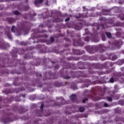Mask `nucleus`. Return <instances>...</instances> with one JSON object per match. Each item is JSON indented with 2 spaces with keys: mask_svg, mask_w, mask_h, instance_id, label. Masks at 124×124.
Returning <instances> with one entry per match:
<instances>
[{
  "mask_svg": "<svg viewBox=\"0 0 124 124\" xmlns=\"http://www.w3.org/2000/svg\"><path fill=\"white\" fill-rule=\"evenodd\" d=\"M12 55L13 56V57H14L15 58L17 57V55H16V54L14 55H13V53H12Z\"/></svg>",
  "mask_w": 124,
  "mask_h": 124,
  "instance_id": "63",
  "label": "nucleus"
},
{
  "mask_svg": "<svg viewBox=\"0 0 124 124\" xmlns=\"http://www.w3.org/2000/svg\"><path fill=\"white\" fill-rule=\"evenodd\" d=\"M78 66H79V69H85L86 68H85L84 67V66L85 65V64H84V63H83V62H79L78 63Z\"/></svg>",
  "mask_w": 124,
  "mask_h": 124,
  "instance_id": "10",
  "label": "nucleus"
},
{
  "mask_svg": "<svg viewBox=\"0 0 124 124\" xmlns=\"http://www.w3.org/2000/svg\"><path fill=\"white\" fill-rule=\"evenodd\" d=\"M54 68L55 69H59V68H60V66H59V65H56Z\"/></svg>",
  "mask_w": 124,
  "mask_h": 124,
  "instance_id": "55",
  "label": "nucleus"
},
{
  "mask_svg": "<svg viewBox=\"0 0 124 124\" xmlns=\"http://www.w3.org/2000/svg\"><path fill=\"white\" fill-rule=\"evenodd\" d=\"M56 74H52L51 75L50 77H52V79H56Z\"/></svg>",
  "mask_w": 124,
  "mask_h": 124,
  "instance_id": "42",
  "label": "nucleus"
},
{
  "mask_svg": "<svg viewBox=\"0 0 124 124\" xmlns=\"http://www.w3.org/2000/svg\"><path fill=\"white\" fill-rule=\"evenodd\" d=\"M32 57V53H28L26 55H25L24 59H31V58Z\"/></svg>",
  "mask_w": 124,
  "mask_h": 124,
  "instance_id": "14",
  "label": "nucleus"
},
{
  "mask_svg": "<svg viewBox=\"0 0 124 124\" xmlns=\"http://www.w3.org/2000/svg\"><path fill=\"white\" fill-rule=\"evenodd\" d=\"M110 25V23H105V24H102L101 25V26L103 29H107V28H110L111 26L109 25Z\"/></svg>",
  "mask_w": 124,
  "mask_h": 124,
  "instance_id": "13",
  "label": "nucleus"
},
{
  "mask_svg": "<svg viewBox=\"0 0 124 124\" xmlns=\"http://www.w3.org/2000/svg\"><path fill=\"white\" fill-rule=\"evenodd\" d=\"M82 27H83V24H82V22H78L75 25L74 29L75 30H77V31H79V30H81V29H82Z\"/></svg>",
  "mask_w": 124,
  "mask_h": 124,
  "instance_id": "8",
  "label": "nucleus"
},
{
  "mask_svg": "<svg viewBox=\"0 0 124 124\" xmlns=\"http://www.w3.org/2000/svg\"><path fill=\"white\" fill-rule=\"evenodd\" d=\"M57 100H61V103L56 102L55 103V105L56 106H61V105H63L65 104V100H64V99L63 98L60 97H57Z\"/></svg>",
  "mask_w": 124,
  "mask_h": 124,
  "instance_id": "3",
  "label": "nucleus"
},
{
  "mask_svg": "<svg viewBox=\"0 0 124 124\" xmlns=\"http://www.w3.org/2000/svg\"><path fill=\"white\" fill-rule=\"evenodd\" d=\"M96 49H98V51H99V53H103V52L105 51L106 47L103 46V45H99L98 46H89L86 47L87 51L89 53V54H94L96 51Z\"/></svg>",
  "mask_w": 124,
  "mask_h": 124,
  "instance_id": "1",
  "label": "nucleus"
},
{
  "mask_svg": "<svg viewBox=\"0 0 124 124\" xmlns=\"http://www.w3.org/2000/svg\"><path fill=\"white\" fill-rule=\"evenodd\" d=\"M64 40L67 41V42H70V39L67 38H64Z\"/></svg>",
  "mask_w": 124,
  "mask_h": 124,
  "instance_id": "54",
  "label": "nucleus"
},
{
  "mask_svg": "<svg viewBox=\"0 0 124 124\" xmlns=\"http://www.w3.org/2000/svg\"><path fill=\"white\" fill-rule=\"evenodd\" d=\"M107 100H108V101H112L113 98H112L111 97L108 96L107 97Z\"/></svg>",
  "mask_w": 124,
  "mask_h": 124,
  "instance_id": "40",
  "label": "nucleus"
},
{
  "mask_svg": "<svg viewBox=\"0 0 124 124\" xmlns=\"http://www.w3.org/2000/svg\"><path fill=\"white\" fill-rule=\"evenodd\" d=\"M36 75L37 77H42V75H41L40 74H39L38 73H36Z\"/></svg>",
  "mask_w": 124,
  "mask_h": 124,
  "instance_id": "53",
  "label": "nucleus"
},
{
  "mask_svg": "<svg viewBox=\"0 0 124 124\" xmlns=\"http://www.w3.org/2000/svg\"><path fill=\"white\" fill-rule=\"evenodd\" d=\"M71 77L68 76H66L63 77L64 79H70L71 78H76V77H87V75H85L84 73L78 71V72H70Z\"/></svg>",
  "mask_w": 124,
  "mask_h": 124,
  "instance_id": "2",
  "label": "nucleus"
},
{
  "mask_svg": "<svg viewBox=\"0 0 124 124\" xmlns=\"http://www.w3.org/2000/svg\"><path fill=\"white\" fill-rule=\"evenodd\" d=\"M12 109L13 111H17L18 110V106H15Z\"/></svg>",
  "mask_w": 124,
  "mask_h": 124,
  "instance_id": "38",
  "label": "nucleus"
},
{
  "mask_svg": "<svg viewBox=\"0 0 124 124\" xmlns=\"http://www.w3.org/2000/svg\"><path fill=\"white\" fill-rule=\"evenodd\" d=\"M118 17H119L120 19L122 20V21H124V15L121 14L120 15L118 16Z\"/></svg>",
  "mask_w": 124,
  "mask_h": 124,
  "instance_id": "28",
  "label": "nucleus"
},
{
  "mask_svg": "<svg viewBox=\"0 0 124 124\" xmlns=\"http://www.w3.org/2000/svg\"><path fill=\"white\" fill-rule=\"evenodd\" d=\"M6 73H7V72L1 71V72H0V76H1L2 74H6Z\"/></svg>",
  "mask_w": 124,
  "mask_h": 124,
  "instance_id": "37",
  "label": "nucleus"
},
{
  "mask_svg": "<svg viewBox=\"0 0 124 124\" xmlns=\"http://www.w3.org/2000/svg\"><path fill=\"white\" fill-rule=\"evenodd\" d=\"M83 82L84 83H87V84H88V83H89V79H85V80H83Z\"/></svg>",
  "mask_w": 124,
  "mask_h": 124,
  "instance_id": "58",
  "label": "nucleus"
},
{
  "mask_svg": "<svg viewBox=\"0 0 124 124\" xmlns=\"http://www.w3.org/2000/svg\"><path fill=\"white\" fill-rule=\"evenodd\" d=\"M71 88H72V90H73L74 91H75V90L78 89V88L76 86H72Z\"/></svg>",
  "mask_w": 124,
  "mask_h": 124,
  "instance_id": "44",
  "label": "nucleus"
},
{
  "mask_svg": "<svg viewBox=\"0 0 124 124\" xmlns=\"http://www.w3.org/2000/svg\"><path fill=\"white\" fill-rule=\"evenodd\" d=\"M116 36L117 37H120V36H121V33L120 32H117L116 34Z\"/></svg>",
  "mask_w": 124,
  "mask_h": 124,
  "instance_id": "47",
  "label": "nucleus"
},
{
  "mask_svg": "<svg viewBox=\"0 0 124 124\" xmlns=\"http://www.w3.org/2000/svg\"><path fill=\"white\" fill-rule=\"evenodd\" d=\"M20 98L19 96H16L15 98V101H18V102H20L21 101V100H20L19 98Z\"/></svg>",
  "mask_w": 124,
  "mask_h": 124,
  "instance_id": "32",
  "label": "nucleus"
},
{
  "mask_svg": "<svg viewBox=\"0 0 124 124\" xmlns=\"http://www.w3.org/2000/svg\"><path fill=\"white\" fill-rule=\"evenodd\" d=\"M15 52H16V53H17V52H22V49H17V48H16L15 49Z\"/></svg>",
  "mask_w": 124,
  "mask_h": 124,
  "instance_id": "49",
  "label": "nucleus"
},
{
  "mask_svg": "<svg viewBox=\"0 0 124 124\" xmlns=\"http://www.w3.org/2000/svg\"><path fill=\"white\" fill-rule=\"evenodd\" d=\"M120 102H121V105H124V100H120Z\"/></svg>",
  "mask_w": 124,
  "mask_h": 124,
  "instance_id": "57",
  "label": "nucleus"
},
{
  "mask_svg": "<svg viewBox=\"0 0 124 124\" xmlns=\"http://www.w3.org/2000/svg\"><path fill=\"white\" fill-rule=\"evenodd\" d=\"M54 85L55 86V87H62V84H61V83L58 82H55Z\"/></svg>",
  "mask_w": 124,
  "mask_h": 124,
  "instance_id": "26",
  "label": "nucleus"
},
{
  "mask_svg": "<svg viewBox=\"0 0 124 124\" xmlns=\"http://www.w3.org/2000/svg\"><path fill=\"white\" fill-rule=\"evenodd\" d=\"M91 16H93V15L88 16L87 15H83L82 14H78V15H76L75 16V17L76 19H79V18H88V17H91Z\"/></svg>",
  "mask_w": 124,
  "mask_h": 124,
  "instance_id": "6",
  "label": "nucleus"
},
{
  "mask_svg": "<svg viewBox=\"0 0 124 124\" xmlns=\"http://www.w3.org/2000/svg\"><path fill=\"white\" fill-rule=\"evenodd\" d=\"M99 20L100 21H106V22L108 21V20H105V18H104V17H100Z\"/></svg>",
  "mask_w": 124,
  "mask_h": 124,
  "instance_id": "41",
  "label": "nucleus"
},
{
  "mask_svg": "<svg viewBox=\"0 0 124 124\" xmlns=\"http://www.w3.org/2000/svg\"><path fill=\"white\" fill-rule=\"evenodd\" d=\"M43 107H44V104H42L40 106L41 112H43Z\"/></svg>",
  "mask_w": 124,
  "mask_h": 124,
  "instance_id": "35",
  "label": "nucleus"
},
{
  "mask_svg": "<svg viewBox=\"0 0 124 124\" xmlns=\"http://www.w3.org/2000/svg\"><path fill=\"white\" fill-rule=\"evenodd\" d=\"M41 33H43V32H46V31L42 30L40 31Z\"/></svg>",
  "mask_w": 124,
  "mask_h": 124,
  "instance_id": "60",
  "label": "nucleus"
},
{
  "mask_svg": "<svg viewBox=\"0 0 124 124\" xmlns=\"http://www.w3.org/2000/svg\"><path fill=\"white\" fill-rule=\"evenodd\" d=\"M5 45L3 43L0 41V49H5Z\"/></svg>",
  "mask_w": 124,
  "mask_h": 124,
  "instance_id": "19",
  "label": "nucleus"
},
{
  "mask_svg": "<svg viewBox=\"0 0 124 124\" xmlns=\"http://www.w3.org/2000/svg\"><path fill=\"white\" fill-rule=\"evenodd\" d=\"M93 41H94V42H98L99 41V39L98 38V37H95L94 38Z\"/></svg>",
  "mask_w": 124,
  "mask_h": 124,
  "instance_id": "34",
  "label": "nucleus"
},
{
  "mask_svg": "<svg viewBox=\"0 0 124 124\" xmlns=\"http://www.w3.org/2000/svg\"><path fill=\"white\" fill-rule=\"evenodd\" d=\"M3 93H5L6 94H8V93H12V92H11V91H10V90L7 89L3 91Z\"/></svg>",
  "mask_w": 124,
  "mask_h": 124,
  "instance_id": "25",
  "label": "nucleus"
},
{
  "mask_svg": "<svg viewBox=\"0 0 124 124\" xmlns=\"http://www.w3.org/2000/svg\"><path fill=\"white\" fill-rule=\"evenodd\" d=\"M70 98L73 102L74 103H79L77 100V95L74 94L70 96Z\"/></svg>",
  "mask_w": 124,
  "mask_h": 124,
  "instance_id": "5",
  "label": "nucleus"
},
{
  "mask_svg": "<svg viewBox=\"0 0 124 124\" xmlns=\"http://www.w3.org/2000/svg\"><path fill=\"white\" fill-rule=\"evenodd\" d=\"M104 106V107H108V104H107V103H105Z\"/></svg>",
  "mask_w": 124,
  "mask_h": 124,
  "instance_id": "59",
  "label": "nucleus"
},
{
  "mask_svg": "<svg viewBox=\"0 0 124 124\" xmlns=\"http://www.w3.org/2000/svg\"><path fill=\"white\" fill-rule=\"evenodd\" d=\"M115 112L116 114H120V113H121V110L120 108H117L115 110Z\"/></svg>",
  "mask_w": 124,
  "mask_h": 124,
  "instance_id": "33",
  "label": "nucleus"
},
{
  "mask_svg": "<svg viewBox=\"0 0 124 124\" xmlns=\"http://www.w3.org/2000/svg\"><path fill=\"white\" fill-rule=\"evenodd\" d=\"M73 52L75 55H77L78 56H80L81 55H83V54H85L84 50H80L77 49H73Z\"/></svg>",
  "mask_w": 124,
  "mask_h": 124,
  "instance_id": "4",
  "label": "nucleus"
},
{
  "mask_svg": "<svg viewBox=\"0 0 124 124\" xmlns=\"http://www.w3.org/2000/svg\"><path fill=\"white\" fill-rule=\"evenodd\" d=\"M97 113H98V114H100V115H102V114H103L104 112L103 111V110H101L97 111Z\"/></svg>",
  "mask_w": 124,
  "mask_h": 124,
  "instance_id": "46",
  "label": "nucleus"
},
{
  "mask_svg": "<svg viewBox=\"0 0 124 124\" xmlns=\"http://www.w3.org/2000/svg\"><path fill=\"white\" fill-rule=\"evenodd\" d=\"M85 41H86V42H89L90 41V37L89 36H87L84 39Z\"/></svg>",
  "mask_w": 124,
  "mask_h": 124,
  "instance_id": "36",
  "label": "nucleus"
},
{
  "mask_svg": "<svg viewBox=\"0 0 124 124\" xmlns=\"http://www.w3.org/2000/svg\"><path fill=\"white\" fill-rule=\"evenodd\" d=\"M114 45L116 47H120V46H121V45H123V42H122L121 41H115L114 42Z\"/></svg>",
  "mask_w": 124,
  "mask_h": 124,
  "instance_id": "11",
  "label": "nucleus"
},
{
  "mask_svg": "<svg viewBox=\"0 0 124 124\" xmlns=\"http://www.w3.org/2000/svg\"><path fill=\"white\" fill-rule=\"evenodd\" d=\"M93 65H94L95 68H96V69H98L99 68H102L101 67H99L98 66H101L102 65V64H93Z\"/></svg>",
  "mask_w": 124,
  "mask_h": 124,
  "instance_id": "24",
  "label": "nucleus"
},
{
  "mask_svg": "<svg viewBox=\"0 0 124 124\" xmlns=\"http://www.w3.org/2000/svg\"><path fill=\"white\" fill-rule=\"evenodd\" d=\"M6 34L9 39H12V36H11V33L10 31L6 33Z\"/></svg>",
  "mask_w": 124,
  "mask_h": 124,
  "instance_id": "20",
  "label": "nucleus"
},
{
  "mask_svg": "<svg viewBox=\"0 0 124 124\" xmlns=\"http://www.w3.org/2000/svg\"><path fill=\"white\" fill-rule=\"evenodd\" d=\"M20 44V45H23L24 46H27V43L25 42H21Z\"/></svg>",
  "mask_w": 124,
  "mask_h": 124,
  "instance_id": "43",
  "label": "nucleus"
},
{
  "mask_svg": "<svg viewBox=\"0 0 124 124\" xmlns=\"http://www.w3.org/2000/svg\"><path fill=\"white\" fill-rule=\"evenodd\" d=\"M117 59H118V57H117V56L114 55L112 57L111 60V61H116V60H117Z\"/></svg>",
  "mask_w": 124,
  "mask_h": 124,
  "instance_id": "31",
  "label": "nucleus"
},
{
  "mask_svg": "<svg viewBox=\"0 0 124 124\" xmlns=\"http://www.w3.org/2000/svg\"><path fill=\"white\" fill-rule=\"evenodd\" d=\"M102 39L103 41H105V40H106V37H105V35L102 36Z\"/></svg>",
  "mask_w": 124,
  "mask_h": 124,
  "instance_id": "48",
  "label": "nucleus"
},
{
  "mask_svg": "<svg viewBox=\"0 0 124 124\" xmlns=\"http://www.w3.org/2000/svg\"><path fill=\"white\" fill-rule=\"evenodd\" d=\"M84 45H85V43L82 42H79V41L75 42V40H73L74 46H80V47H82L84 46Z\"/></svg>",
  "mask_w": 124,
  "mask_h": 124,
  "instance_id": "7",
  "label": "nucleus"
},
{
  "mask_svg": "<svg viewBox=\"0 0 124 124\" xmlns=\"http://www.w3.org/2000/svg\"><path fill=\"white\" fill-rule=\"evenodd\" d=\"M14 14L15 15H20L21 14L20 13V12H19V11L16 10L15 11Z\"/></svg>",
  "mask_w": 124,
  "mask_h": 124,
  "instance_id": "39",
  "label": "nucleus"
},
{
  "mask_svg": "<svg viewBox=\"0 0 124 124\" xmlns=\"http://www.w3.org/2000/svg\"><path fill=\"white\" fill-rule=\"evenodd\" d=\"M70 20V18L69 17H67L65 19V22H68Z\"/></svg>",
  "mask_w": 124,
  "mask_h": 124,
  "instance_id": "56",
  "label": "nucleus"
},
{
  "mask_svg": "<svg viewBox=\"0 0 124 124\" xmlns=\"http://www.w3.org/2000/svg\"><path fill=\"white\" fill-rule=\"evenodd\" d=\"M116 122H122L124 123V119L123 117H117L115 119Z\"/></svg>",
  "mask_w": 124,
  "mask_h": 124,
  "instance_id": "15",
  "label": "nucleus"
},
{
  "mask_svg": "<svg viewBox=\"0 0 124 124\" xmlns=\"http://www.w3.org/2000/svg\"><path fill=\"white\" fill-rule=\"evenodd\" d=\"M88 99L87 98L83 99L82 100V103H86V102L88 101Z\"/></svg>",
  "mask_w": 124,
  "mask_h": 124,
  "instance_id": "45",
  "label": "nucleus"
},
{
  "mask_svg": "<svg viewBox=\"0 0 124 124\" xmlns=\"http://www.w3.org/2000/svg\"><path fill=\"white\" fill-rule=\"evenodd\" d=\"M97 101H98V100H101V98L100 97H98L96 99Z\"/></svg>",
  "mask_w": 124,
  "mask_h": 124,
  "instance_id": "64",
  "label": "nucleus"
},
{
  "mask_svg": "<svg viewBox=\"0 0 124 124\" xmlns=\"http://www.w3.org/2000/svg\"><path fill=\"white\" fill-rule=\"evenodd\" d=\"M29 9H30V6H29V5L24 6L22 8V10H24V11H27V10H29Z\"/></svg>",
  "mask_w": 124,
  "mask_h": 124,
  "instance_id": "18",
  "label": "nucleus"
},
{
  "mask_svg": "<svg viewBox=\"0 0 124 124\" xmlns=\"http://www.w3.org/2000/svg\"><path fill=\"white\" fill-rule=\"evenodd\" d=\"M47 35H39L38 37H47Z\"/></svg>",
  "mask_w": 124,
  "mask_h": 124,
  "instance_id": "50",
  "label": "nucleus"
},
{
  "mask_svg": "<svg viewBox=\"0 0 124 124\" xmlns=\"http://www.w3.org/2000/svg\"><path fill=\"white\" fill-rule=\"evenodd\" d=\"M9 122H12V121H11V119H10V118L7 117L4 121V124H8Z\"/></svg>",
  "mask_w": 124,
  "mask_h": 124,
  "instance_id": "23",
  "label": "nucleus"
},
{
  "mask_svg": "<svg viewBox=\"0 0 124 124\" xmlns=\"http://www.w3.org/2000/svg\"><path fill=\"white\" fill-rule=\"evenodd\" d=\"M7 21L9 24H12V23H14L16 20L14 18L8 17L7 18Z\"/></svg>",
  "mask_w": 124,
  "mask_h": 124,
  "instance_id": "12",
  "label": "nucleus"
},
{
  "mask_svg": "<svg viewBox=\"0 0 124 124\" xmlns=\"http://www.w3.org/2000/svg\"><path fill=\"white\" fill-rule=\"evenodd\" d=\"M102 13L104 15H109V10L106 9H103Z\"/></svg>",
  "mask_w": 124,
  "mask_h": 124,
  "instance_id": "16",
  "label": "nucleus"
},
{
  "mask_svg": "<svg viewBox=\"0 0 124 124\" xmlns=\"http://www.w3.org/2000/svg\"><path fill=\"white\" fill-rule=\"evenodd\" d=\"M66 59L67 60V61H78V58L75 59L72 57H68L66 58Z\"/></svg>",
  "mask_w": 124,
  "mask_h": 124,
  "instance_id": "17",
  "label": "nucleus"
},
{
  "mask_svg": "<svg viewBox=\"0 0 124 124\" xmlns=\"http://www.w3.org/2000/svg\"><path fill=\"white\" fill-rule=\"evenodd\" d=\"M100 59L101 60V61H105V60H106V59L105 58H103L102 57H100Z\"/></svg>",
  "mask_w": 124,
  "mask_h": 124,
  "instance_id": "61",
  "label": "nucleus"
},
{
  "mask_svg": "<svg viewBox=\"0 0 124 124\" xmlns=\"http://www.w3.org/2000/svg\"><path fill=\"white\" fill-rule=\"evenodd\" d=\"M110 83H114V78H111L109 79Z\"/></svg>",
  "mask_w": 124,
  "mask_h": 124,
  "instance_id": "51",
  "label": "nucleus"
},
{
  "mask_svg": "<svg viewBox=\"0 0 124 124\" xmlns=\"http://www.w3.org/2000/svg\"><path fill=\"white\" fill-rule=\"evenodd\" d=\"M79 112H81V113L84 112L85 111V108L83 107H81L79 108Z\"/></svg>",
  "mask_w": 124,
  "mask_h": 124,
  "instance_id": "27",
  "label": "nucleus"
},
{
  "mask_svg": "<svg viewBox=\"0 0 124 124\" xmlns=\"http://www.w3.org/2000/svg\"><path fill=\"white\" fill-rule=\"evenodd\" d=\"M44 0H35L34 1V4L37 6V7H39V5L43 3Z\"/></svg>",
  "mask_w": 124,
  "mask_h": 124,
  "instance_id": "9",
  "label": "nucleus"
},
{
  "mask_svg": "<svg viewBox=\"0 0 124 124\" xmlns=\"http://www.w3.org/2000/svg\"><path fill=\"white\" fill-rule=\"evenodd\" d=\"M15 30H16V27L15 26L13 25L11 28L12 32H15Z\"/></svg>",
  "mask_w": 124,
  "mask_h": 124,
  "instance_id": "29",
  "label": "nucleus"
},
{
  "mask_svg": "<svg viewBox=\"0 0 124 124\" xmlns=\"http://www.w3.org/2000/svg\"><path fill=\"white\" fill-rule=\"evenodd\" d=\"M62 19H60L59 18H56L54 19V22L55 23H59V22H62Z\"/></svg>",
  "mask_w": 124,
  "mask_h": 124,
  "instance_id": "21",
  "label": "nucleus"
},
{
  "mask_svg": "<svg viewBox=\"0 0 124 124\" xmlns=\"http://www.w3.org/2000/svg\"><path fill=\"white\" fill-rule=\"evenodd\" d=\"M106 35L108 38H111V37H112V34H111L110 32H106Z\"/></svg>",
  "mask_w": 124,
  "mask_h": 124,
  "instance_id": "22",
  "label": "nucleus"
},
{
  "mask_svg": "<svg viewBox=\"0 0 124 124\" xmlns=\"http://www.w3.org/2000/svg\"><path fill=\"white\" fill-rule=\"evenodd\" d=\"M19 91H25L26 89L24 88L19 89Z\"/></svg>",
  "mask_w": 124,
  "mask_h": 124,
  "instance_id": "62",
  "label": "nucleus"
},
{
  "mask_svg": "<svg viewBox=\"0 0 124 124\" xmlns=\"http://www.w3.org/2000/svg\"><path fill=\"white\" fill-rule=\"evenodd\" d=\"M71 66H72V64L71 63H67L66 68H71Z\"/></svg>",
  "mask_w": 124,
  "mask_h": 124,
  "instance_id": "30",
  "label": "nucleus"
},
{
  "mask_svg": "<svg viewBox=\"0 0 124 124\" xmlns=\"http://www.w3.org/2000/svg\"><path fill=\"white\" fill-rule=\"evenodd\" d=\"M50 41L51 42H54V41H55V39L52 36L50 37Z\"/></svg>",
  "mask_w": 124,
  "mask_h": 124,
  "instance_id": "52",
  "label": "nucleus"
}]
</instances>
